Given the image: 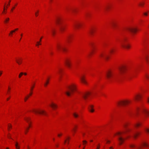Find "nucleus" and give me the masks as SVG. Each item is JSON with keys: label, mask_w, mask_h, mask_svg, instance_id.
<instances>
[{"label": "nucleus", "mask_w": 149, "mask_h": 149, "mask_svg": "<svg viewBox=\"0 0 149 149\" xmlns=\"http://www.w3.org/2000/svg\"><path fill=\"white\" fill-rule=\"evenodd\" d=\"M119 74H115L112 71H109L106 73L107 79L110 82L116 81L120 77H124L127 69L125 66H122L119 68Z\"/></svg>", "instance_id": "obj_1"}, {"label": "nucleus", "mask_w": 149, "mask_h": 149, "mask_svg": "<svg viewBox=\"0 0 149 149\" xmlns=\"http://www.w3.org/2000/svg\"><path fill=\"white\" fill-rule=\"evenodd\" d=\"M130 131V129H126L125 132H119L117 133L116 135L118 137V140L120 145H121L125 139L123 137V134L125 133V132H127Z\"/></svg>", "instance_id": "obj_2"}, {"label": "nucleus", "mask_w": 149, "mask_h": 149, "mask_svg": "<svg viewBox=\"0 0 149 149\" xmlns=\"http://www.w3.org/2000/svg\"><path fill=\"white\" fill-rule=\"evenodd\" d=\"M76 86L74 84H72L68 87L67 89L65 92L66 94L68 96L70 95L71 93L76 90Z\"/></svg>", "instance_id": "obj_3"}, {"label": "nucleus", "mask_w": 149, "mask_h": 149, "mask_svg": "<svg viewBox=\"0 0 149 149\" xmlns=\"http://www.w3.org/2000/svg\"><path fill=\"white\" fill-rule=\"evenodd\" d=\"M56 23L59 26V29L61 32H63L65 28V26L62 25V21L60 18H58L56 20Z\"/></svg>", "instance_id": "obj_4"}, {"label": "nucleus", "mask_w": 149, "mask_h": 149, "mask_svg": "<svg viewBox=\"0 0 149 149\" xmlns=\"http://www.w3.org/2000/svg\"><path fill=\"white\" fill-rule=\"evenodd\" d=\"M56 48L57 50L58 51H66L65 48L63 45L60 43H57V44Z\"/></svg>", "instance_id": "obj_5"}, {"label": "nucleus", "mask_w": 149, "mask_h": 149, "mask_svg": "<svg viewBox=\"0 0 149 149\" xmlns=\"http://www.w3.org/2000/svg\"><path fill=\"white\" fill-rule=\"evenodd\" d=\"M33 111L35 113H38L40 114L47 115V113L44 110H41L33 109Z\"/></svg>", "instance_id": "obj_6"}, {"label": "nucleus", "mask_w": 149, "mask_h": 149, "mask_svg": "<svg viewBox=\"0 0 149 149\" xmlns=\"http://www.w3.org/2000/svg\"><path fill=\"white\" fill-rule=\"evenodd\" d=\"M125 39H123L121 41L120 44L121 46L123 48L127 49L129 48L130 47V45L128 44H125Z\"/></svg>", "instance_id": "obj_7"}, {"label": "nucleus", "mask_w": 149, "mask_h": 149, "mask_svg": "<svg viewBox=\"0 0 149 149\" xmlns=\"http://www.w3.org/2000/svg\"><path fill=\"white\" fill-rule=\"evenodd\" d=\"M125 30L127 31L135 33L137 31V29H136L133 28L131 27L127 28Z\"/></svg>", "instance_id": "obj_8"}, {"label": "nucleus", "mask_w": 149, "mask_h": 149, "mask_svg": "<svg viewBox=\"0 0 149 149\" xmlns=\"http://www.w3.org/2000/svg\"><path fill=\"white\" fill-rule=\"evenodd\" d=\"M129 102H130L128 101H122L118 102L117 104L118 106L124 105L128 104Z\"/></svg>", "instance_id": "obj_9"}, {"label": "nucleus", "mask_w": 149, "mask_h": 149, "mask_svg": "<svg viewBox=\"0 0 149 149\" xmlns=\"http://www.w3.org/2000/svg\"><path fill=\"white\" fill-rule=\"evenodd\" d=\"M91 94V93L89 92H88L86 93H83L81 95V97L83 98V99L86 100L87 98V97L90 95Z\"/></svg>", "instance_id": "obj_10"}, {"label": "nucleus", "mask_w": 149, "mask_h": 149, "mask_svg": "<svg viewBox=\"0 0 149 149\" xmlns=\"http://www.w3.org/2000/svg\"><path fill=\"white\" fill-rule=\"evenodd\" d=\"M65 64L69 68H70L71 66V61L68 60H67L65 61Z\"/></svg>", "instance_id": "obj_11"}, {"label": "nucleus", "mask_w": 149, "mask_h": 149, "mask_svg": "<svg viewBox=\"0 0 149 149\" xmlns=\"http://www.w3.org/2000/svg\"><path fill=\"white\" fill-rule=\"evenodd\" d=\"M100 57L101 58L103 57L106 60L108 59L109 57L108 55L103 53H101L100 54Z\"/></svg>", "instance_id": "obj_12"}, {"label": "nucleus", "mask_w": 149, "mask_h": 149, "mask_svg": "<svg viewBox=\"0 0 149 149\" xmlns=\"http://www.w3.org/2000/svg\"><path fill=\"white\" fill-rule=\"evenodd\" d=\"M93 105H90L88 107L89 111L91 112H93L94 111V110L93 109Z\"/></svg>", "instance_id": "obj_13"}, {"label": "nucleus", "mask_w": 149, "mask_h": 149, "mask_svg": "<svg viewBox=\"0 0 149 149\" xmlns=\"http://www.w3.org/2000/svg\"><path fill=\"white\" fill-rule=\"evenodd\" d=\"M81 80L82 83L85 84H87V83L84 77H81Z\"/></svg>", "instance_id": "obj_14"}, {"label": "nucleus", "mask_w": 149, "mask_h": 149, "mask_svg": "<svg viewBox=\"0 0 149 149\" xmlns=\"http://www.w3.org/2000/svg\"><path fill=\"white\" fill-rule=\"evenodd\" d=\"M81 25V24L79 23H76L74 25V27L75 28H78Z\"/></svg>", "instance_id": "obj_15"}, {"label": "nucleus", "mask_w": 149, "mask_h": 149, "mask_svg": "<svg viewBox=\"0 0 149 149\" xmlns=\"http://www.w3.org/2000/svg\"><path fill=\"white\" fill-rule=\"evenodd\" d=\"M25 120L29 124V126H30V118L29 117H26L25 118Z\"/></svg>", "instance_id": "obj_16"}, {"label": "nucleus", "mask_w": 149, "mask_h": 149, "mask_svg": "<svg viewBox=\"0 0 149 149\" xmlns=\"http://www.w3.org/2000/svg\"><path fill=\"white\" fill-rule=\"evenodd\" d=\"M134 76L133 74H132L130 73L128 74L127 78L128 79H130L132 77Z\"/></svg>", "instance_id": "obj_17"}, {"label": "nucleus", "mask_w": 149, "mask_h": 149, "mask_svg": "<svg viewBox=\"0 0 149 149\" xmlns=\"http://www.w3.org/2000/svg\"><path fill=\"white\" fill-rule=\"evenodd\" d=\"M56 30L55 29L52 27L51 29V32L53 35H54L55 33Z\"/></svg>", "instance_id": "obj_18"}, {"label": "nucleus", "mask_w": 149, "mask_h": 149, "mask_svg": "<svg viewBox=\"0 0 149 149\" xmlns=\"http://www.w3.org/2000/svg\"><path fill=\"white\" fill-rule=\"evenodd\" d=\"M50 106L54 109L57 107V105L53 103H52L50 105Z\"/></svg>", "instance_id": "obj_19"}, {"label": "nucleus", "mask_w": 149, "mask_h": 149, "mask_svg": "<svg viewBox=\"0 0 149 149\" xmlns=\"http://www.w3.org/2000/svg\"><path fill=\"white\" fill-rule=\"evenodd\" d=\"M141 95H137L135 97V98L136 100H139L141 98Z\"/></svg>", "instance_id": "obj_20"}, {"label": "nucleus", "mask_w": 149, "mask_h": 149, "mask_svg": "<svg viewBox=\"0 0 149 149\" xmlns=\"http://www.w3.org/2000/svg\"><path fill=\"white\" fill-rule=\"evenodd\" d=\"M95 30L93 29H91L89 31L90 34L91 35H93Z\"/></svg>", "instance_id": "obj_21"}, {"label": "nucleus", "mask_w": 149, "mask_h": 149, "mask_svg": "<svg viewBox=\"0 0 149 149\" xmlns=\"http://www.w3.org/2000/svg\"><path fill=\"white\" fill-rule=\"evenodd\" d=\"M17 30H18V29H15V30H14L11 31L10 32V33L9 34V36L12 35L13 34V33H15L16 31Z\"/></svg>", "instance_id": "obj_22"}, {"label": "nucleus", "mask_w": 149, "mask_h": 149, "mask_svg": "<svg viewBox=\"0 0 149 149\" xmlns=\"http://www.w3.org/2000/svg\"><path fill=\"white\" fill-rule=\"evenodd\" d=\"M49 79H47L46 81V82L44 84V86L45 87L47 86L48 84L49 83Z\"/></svg>", "instance_id": "obj_23"}, {"label": "nucleus", "mask_w": 149, "mask_h": 149, "mask_svg": "<svg viewBox=\"0 0 149 149\" xmlns=\"http://www.w3.org/2000/svg\"><path fill=\"white\" fill-rule=\"evenodd\" d=\"M148 56L147 55L145 56V60L147 63H148L149 62V61L148 59Z\"/></svg>", "instance_id": "obj_24"}, {"label": "nucleus", "mask_w": 149, "mask_h": 149, "mask_svg": "<svg viewBox=\"0 0 149 149\" xmlns=\"http://www.w3.org/2000/svg\"><path fill=\"white\" fill-rule=\"evenodd\" d=\"M143 112L145 113L149 114V111H148L146 109H144L143 110Z\"/></svg>", "instance_id": "obj_25"}, {"label": "nucleus", "mask_w": 149, "mask_h": 149, "mask_svg": "<svg viewBox=\"0 0 149 149\" xmlns=\"http://www.w3.org/2000/svg\"><path fill=\"white\" fill-rule=\"evenodd\" d=\"M73 115L74 116V117L75 118H77L79 116V115L78 114H77L76 113H73Z\"/></svg>", "instance_id": "obj_26"}, {"label": "nucleus", "mask_w": 149, "mask_h": 149, "mask_svg": "<svg viewBox=\"0 0 149 149\" xmlns=\"http://www.w3.org/2000/svg\"><path fill=\"white\" fill-rule=\"evenodd\" d=\"M139 134V133H136V134H134V135H133V137L135 138H136V137H137V136Z\"/></svg>", "instance_id": "obj_27"}, {"label": "nucleus", "mask_w": 149, "mask_h": 149, "mask_svg": "<svg viewBox=\"0 0 149 149\" xmlns=\"http://www.w3.org/2000/svg\"><path fill=\"white\" fill-rule=\"evenodd\" d=\"M142 146H144L145 147H146L149 146L146 143H143Z\"/></svg>", "instance_id": "obj_28"}, {"label": "nucleus", "mask_w": 149, "mask_h": 149, "mask_svg": "<svg viewBox=\"0 0 149 149\" xmlns=\"http://www.w3.org/2000/svg\"><path fill=\"white\" fill-rule=\"evenodd\" d=\"M112 26H113V27L114 28L116 26V24L115 23H113L112 24Z\"/></svg>", "instance_id": "obj_29"}, {"label": "nucleus", "mask_w": 149, "mask_h": 149, "mask_svg": "<svg viewBox=\"0 0 149 149\" xmlns=\"http://www.w3.org/2000/svg\"><path fill=\"white\" fill-rule=\"evenodd\" d=\"M71 38V36L70 35L68 36L67 37V40L69 42L70 39V38Z\"/></svg>", "instance_id": "obj_30"}, {"label": "nucleus", "mask_w": 149, "mask_h": 149, "mask_svg": "<svg viewBox=\"0 0 149 149\" xmlns=\"http://www.w3.org/2000/svg\"><path fill=\"white\" fill-rule=\"evenodd\" d=\"M70 139V137H68L67 138V143L68 144H69V140Z\"/></svg>", "instance_id": "obj_31"}, {"label": "nucleus", "mask_w": 149, "mask_h": 149, "mask_svg": "<svg viewBox=\"0 0 149 149\" xmlns=\"http://www.w3.org/2000/svg\"><path fill=\"white\" fill-rule=\"evenodd\" d=\"M144 4V2H141L139 4V6H143Z\"/></svg>", "instance_id": "obj_32"}, {"label": "nucleus", "mask_w": 149, "mask_h": 149, "mask_svg": "<svg viewBox=\"0 0 149 149\" xmlns=\"http://www.w3.org/2000/svg\"><path fill=\"white\" fill-rule=\"evenodd\" d=\"M29 129V127H27L26 128L25 131V134H26L27 133V132L28 131V130Z\"/></svg>", "instance_id": "obj_33"}, {"label": "nucleus", "mask_w": 149, "mask_h": 149, "mask_svg": "<svg viewBox=\"0 0 149 149\" xmlns=\"http://www.w3.org/2000/svg\"><path fill=\"white\" fill-rule=\"evenodd\" d=\"M9 20V18H6L5 20V22L6 23Z\"/></svg>", "instance_id": "obj_34"}, {"label": "nucleus", "mask_w": 149, "mask_h": 149, "mask_svg": "<svg viewBox=\"0 0 149 149\" xmlns=\"http://www.w3.org/2000/svg\"><path fill=\"white\" fill-rule=\"evenodd\" d=\"M143 15L145 16H147L148 15V12H145L143 13Z\"/></svg>", "instance_id": "obj_35"}, {"label": "nucleus", "mask_w": 149, "mask_h": 149, "mask_svg": "<svg viewBox=\"0 0 149 149\" xmlns=\"http://www.w3.org/2000/svg\"><path fill=\"white\" fill-rule=\"evenodd\" d=\"M37 44L36 45V46H38L39 45H41V43L40 42H37Z\"/></svg>", "instance_id": "obj_36"}, {"label": "nucleus", "mask_w": 149, "mask_h": 149, "mask_svg": "<svg viewBox=\"0 0 149 149\" xmlns=\"http://www.w3.org/2000/svg\"><path fill=\"white\" fill-rule=\"evenodd\" d=\"M114 51V50L113 49H111L109 50V53H112Z\"/></svg>", "instance_id": "obj_37"}, {"label": "nucleus", "mask_w": 149, "mask_h": 149, "mask_svg": "<svg viewBox=\"0 0 149 149\" xmlns=\"http://www.w3.org/2000/svg\"><path fill=\"white\" fill-rule=\"evenodd\" d=\"M29 97V95H28L27 97H25L24 99V101L25 102H26V100L28 99Z\"/></svg>", "instance_id": "obj_38"}, {"label": "nucleus", "mask_w": 149, "mask_h": 149, "mask_svg": "<svg viewBox=\"0 0 149 149\" xmlns=\"http://www.w3.org/2000/svg\"><path fill=\"white\" fill-rule=\"evenodd\" d=\"M130 147L131 148H134L135 146V145L133 144H130Z\"/></svg>", "instance_id": "obj_39"}, {"label": "nucleus", "mask_w": 149, "mask_h": 149, "mask_svg": "<svg viewBox=\"0 0 149 149\" xmlns=\"http://www.w3.org/2000/svg\"><path fill=\"white\" fill-rule=\"evenodd\" d=\"M15 145V146H16V148L17 149H18V143L17 142L16 143Z\"/></svg>", "instance_id": "obj_40"}, {"label": "nucleus", "mask_w": 149, "mask_h": 149, "mask_svg": "<svg viewBox=\"0 0 149 149\" xmlns=\"http://www.w3.org/2000/svg\"><path fill=\"white\" fill-rule=\"evenodd\" d=\"M24 73L21 72V73L19 74V78H20L21 76Z\"/></svg>", "instance_id": "obj_41"}, {"label": "nucleus", "mask_w": 149, "mask_h": 149, "mask_svg": "<svg viewBox=\"0 0 149 149\" xmlns=\"http://www.w3.org/2000/svg\"><path fill=\"white\" fill-rule=\"evenodd\" d=\"M5 10H6V9L5 8V7H4V8H3V13H6V12L5 11Z\"/></svg>", "instance_id": "obj_42"}, {"label": "nucleus", "mask_w": 149, "mask_h": 149, "mask_svg": "<svg viewBox=\"0 0 149 149\" xmlns=\"http://www.w3.org/2000/svg\"><path fill=\"white\" fill-rule=\"evenodd\" d=\"M11 127H12V126L11 125H8V130H9L10 128H11Z\"/></svg>", "instance_id": "obj_43"}, {"label": "nucleus", "mask_w": 149, "mask_h": 149, "mask_svg": "<svg viewBox=\"0 0 149 149\" xmlns=\"http://www.w3.org/2000/svg\"><path fill=\"white\" fill-rule=\"evenodd\" d=\"M70 10V9H69V8H66V12H69V10Z\"/></svg>", "instance_id": "obj_44"}, {"label": "nucleus", "mask_w": 149, "mask_h": 149, "mask_svg": "<svg viewBox=\"0 0 149 149\" xmlns=\"http://www.w3.org/2000/svg\"><path fill=\"white\" fill-rule=\"evenodd\" d=\"M38 11L37 12L35 13V15L36 17H37L38 15Z\"/></svg>", "instance_id": "obj_45"}, {"label": "nucleus", "mask_w": 149, "mask_h": 149, "mask_svg": "<svg viewBox=\"0 0 149 149\" xmlns=\"http://www.w3.org/2000/svg\"><path fill=\"white\" fill-rule=\"evenodd\" d=\"M146 131L147 133H149V129H146Z\"/></svg>", "instance_id": "obj_46"}, {"label": "nucleus", "mask_w": 149, "mask_h": 149, "mask_svg": "<svg viewBox=\"0 0 149 149\" xmlns=\"http://www.w3.org/2000/svg\"><path fill=\"white\" fill-rule=\"evenodd\" d=\"M62 71V70L61 69H59L58 71V72L60 74H61Z\"/></svg>", "instance_id": "obj_47"}, {"label": "nucleus", "mask_w": 149, "mask_h": 149, "mask_svg": "<svg viewBox=\"0 0 149 149\" xmlns=\"http://www.w3.org/2000/svg\"><path fill=\"white\" fill-rule=\"evenodd\" d=\"M83 143L84 145L85 144V143H86L87 142L86 141H85V140L83 141Z\"/></svg>", "instance_id": "obj_48"}, {"label": "nucleus", "mask_w": 149, "mask_h": 149, "mask_svg": "<svg viewBox=\"0 0 149 149\" xmlns=\"http://www.w3.org/2000/svg\"><path fill=\"white\" fill-rule=\"evenodd\" d=\"M109 6H107L106 8V10H107L108 9H109Z\"/></svg>", "instance_id": "obj_49"}, {"label": "nucleus", "mask_w": 149, "mask_h": 149, "mask_svg": "<svg viewBox=\"0 0 149 149\" xmlns=\"http://www.w3.org/2000/svg\"><path fill=\"white\" fill-rule=\"evenodd\" d=\"M100 147V144H98V146L97 147L96 149H99Z\"/></svg>", "instance_id": "obj_50"}, {"label": "nucleus", "mask_w": 149, "mask_h": 149, "mask_svg": "<svg viewBox=\"0 0 149 149\" xmlns=\"http://www.w3.org/2000/svg\"><path fill=\"white\" fill-rule=\"evenodd\" d=\"M73 130L74 132H75L76 131V127L73 128Z\"/></svg>", "instance_id": "obj_51"}, {"label": "nucleus", "mask_w": 149, "mask_h": 149, "mask_svg": "<svg viewBox=\"0 0 149 149\" xmlns=\"http://www.w3.org/2000/svg\"><path fill=\"white\" fill-rule=\"evenodd\" d=\"M3 72L2 71H0V76L2 74Z\"/></svg>", "instance_id": "obj_52"}, {"label": "nucleus", "mask_w": 149, "mask_h": 149, "mask_svg": "<svg viewBox=\"0 0 149 149\" xmlns=\"http://www.w3.org/2000/svg\"><path fill=\"white\" fill-rule=\"evenodd\" d=\"M146 78L147 79H149V76H148V75H146Z\"/></svg>", "instance_id": "obj_53"}, {"label": "nucleus", "mask_w": 149, "mask_h": 149, "mask_svg": "<svg viewBox=\"0 0 149 149\" xmlns=\"http://www.w3.org/2000/svg\"><path fill=\"white\" fill-rule=\"evenodd\" d=\"M140 124L139 123H137L136 125V127H138V126H139V125H140Z\"/></svg>", "instance_id": "obj_54"}, {"label": "nucleus", "mask_w": 149, "mask_h": 149, "mask_svg": "<svg viewBox=\"0 0 149 149\" xmlns=\"http://www.w3.org/2000/svg\"><path fill=\"white\" fill-rule=\"evenodd\" d=\"M34 87V85L32 87H31V91H32Z\"/></svg>", "instance_id": "obj_55"}, {"label": "nucleus", "mask_w": 149, "mask_h": 149, "mask_svg": "<svg viewBox=\"0 0 149 149\" xmlns=\"http://www.w3.org/2000/svg\"><path fill=\"white\" fill-rule=\"evenodd\" d=\"M127 125L126 124H125L123 125V126L125 127H126Z\"/></svg>", "instance_id": "obj_56"}, {"label": "nucleus", "mask_w": 149, "mask_h": 149, "mask_svg": "<svg viewBox=\"0 0 149 149\" xmlns=\"http://www.w3.org/2000/svg\"><path fill=\"white\" fill-rule=\"evenodd\" d=\"M89 14L88 13H87L86 14V17H88L89 15Z\"/></svg>", "instance_id": "obj_57"}, {"label": "nucleus", "mask_w": 149, "mask_h": 149, "mask_svg": "<svg viewBox=\"0 0 149 149\" xmlns=\"http://www.w3.org/2000/svg\"><path fill=\"white\" fill-rule=\"evenodd\" d=\"M10 1H9V3H8V4L7 6H10Z\"/></svg>", "instance_id": "obj_58"}, {"label": "nucleus", "mask_w": 149, "mask_h": 149, "mask_svg": "<svg viewBox=\"0 0 149 149\" xmlns=\"http://www.w3.org/2000/svg\"><path fill=\"white\" fill-rule=\"evenodd\" d=\"M42 38V37H41L40 39V41H39V42H41Z\"/></svg>", "instance_id": "obj_59"}, {"label": "nucleus", "mask_w": 149, "mask_h": 149, "mask_svg": "<svg viewBox=\"0 0 149 149\" xmlns=\"http://www.w3.org/2000/svg\"><path fill=\"white\" fill-rule=\"evenodd\" d=\"M141 146H140V147H138L137 148V149H140L141 148Z\"/></svg>", "instance_id": "obj_60"}, {"label": "nucleus", "mask_w": 149, "mask_h": 149, "mask_svg": "<svg viewBox=\"0 0 149 149\" xmlns=\"http://www.w3.org/2000/svg\"><path fill=\"white\" fill-rule=\"evenodd\" d=\"M67 139L65 140L64 141V143H67Z\"/></svg>", "instance_id": "obj_61"}, {"label": "nucleus", "mask_w": 149, "mask_h": 149, "mask_svg": "<svg viewBox=\"0 0 149 149\" xmlns=\"http://www.w3.org/2000/svg\"><path fill=\"white\" fill-rule=\"evenodd\" d=\"M61 135V134H58V136H60Z\"/></svg>", "instance_id": "obj_62"}, {"label": "nucleus", "mask_w": 149, "mask_h": 149, "mask_svg": "<svg viewBox=\"0 0 149 149\" xmlns=\"http://www.w3.org/2000/svg\"><path fill=\"white\" fill-rule=\"evenodd\" d=\"M93 49L94 48V47L93 46V44H92L91 45Z\"/></svg>", "instance_id": "obj_63"}, {"label": "nucleus", "mask_w": 149, "mask_h": 149, "mask_svg": "<svg viewBox=\"0 0 149 149\" xmlns=\"http://www.w3.org/2000/svg\"><path fill=\"white\" fill-rule=\"evenodd\" d=\"M109 148L110 149H113L112 147H110Z\"/></svg>", "instance_id": "obj_64"}]
</instances>
